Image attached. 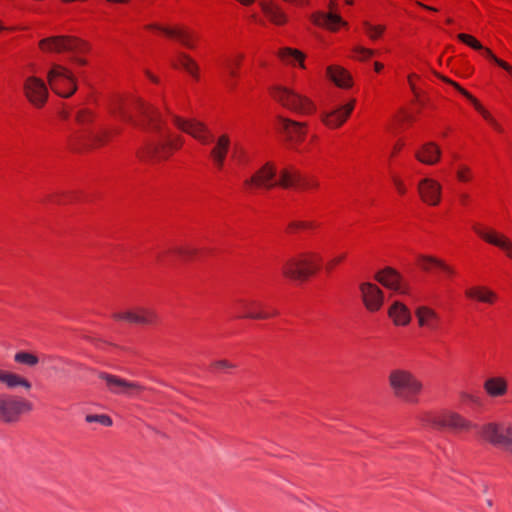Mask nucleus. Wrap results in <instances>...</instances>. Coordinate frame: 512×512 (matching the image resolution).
Listing matches in <instances>:
<instances>
[{"instance_id":"nucleus-18","label":"nucleus","mask_w":512,"mask_h":512,"mask_svg":"<svg viewBox=\"0 0 512 512\" xmlns=\"http://www.w3.org/2000/svg\"><path fill=\"white\" fill-rule=\"evenodd\" d=\"M336 5V0H330L329 13H323V12H317L312 15V21L314 24L325 27L327 29H330L332 31L337 30L338 26L340 25H346V23L342 20V18L334 12V8Z\"/></svg>"},{"instance_id":"nucleus-43","label":"nucleus","mask_w":512,"mask_h":512,"mask_svg":"<svg viewBox=\"0 0 512 512\" xmlns=\"http://www.w3.org/2000/svg\"><path fill=\"white\" fill-rule=\"evenodd\" d=\"M211 366L216 370H229L234 369L236 367L234 363L225 359L216 360L212 363Z\"/></svg>"},{"instance_id":"nucleus-22","label":"nucleus","mask_w":512,"mask_h":512,"mask_svg":"<svg viewBox=\"0 0 512 512\" xmlns=\"http://www.w3.org/2000/svg\"><path fill=\"white\" fill-rule=\"evenodd\" d=\"M375 280L384 287L391 289L395 292L406 293L401 284L400 274L391 267H387L383 270L378 271L375 274Z\"/></svg>"},{"instance_id":"nucleus-12","label":"nucleus","mask_w":512,"mask_h":512,"mask_svg":"<svg viewBox=\"0 0 512 512\" xmlns=\"http://www.w3.org/2000/svg\"><path fill=\"white\" fill-rule=\"evenodd\" d=\"M236 305L239 311L238 318L260 320L268 319L278 314L276 310L265 311L264 304L255 299H239Z\"/></svg>"},{"instance_id":"nucleus-47","label":"nucleus","mask_w":512,"mask_h":512,"mask_svg":"<svg viewBox=\"0 0 512 512\" xmlns=\"http://www.w3.org/2000/svg\"><path fill=\"white\" fill-rule=\"evenodd\" d=\"M469 173H470V170L468 167H462L461 169L458 170L457 177L460 181H464V182L469 181V179H470Z\"/></svg>"},{"instance_id":"nucleus-16","label":"nucleus","mask_w":512,"mask_h":512,"mask_svg":"<svg viewBox=\"0 0 512 512\" xmlns=\"http://www.w3.org/2000/svg\"><path fill=\"white\" fill-rule=\"evenodd\" d=\"M359 288L366 309L370 312L378 311L384 302L382 290L377 285L370 282L361 283Z\"/></svg>"},{"instance_id":"nucleus-64","label":"nucleus","mask_w":512,"mask_h":512,"mask_svg":"<svg viewBox=\"0 0 512 512\" xmlns=\"http://www.w3.org/2000/svg\"><path fill=\"white\" fill-rule=\"evenodd\" d=\"M512 75V73H510Z\"/></svg>"},{"instance_id":"nucleus-53","label":"nucleus","mask_w":512,"mask_h":512,"mask_svg":"<svg viewBox=\"0 0 512 512\" xmlns=\"http://www.w3.org/2000/svg\"><path fill=\"white\" fill-rule=\"evenodd\" d=\"M417 5L422 7V8H424V9H426V10H428V11H432V12H436L437 11V9L435 7L425 5V4L421 3V2H417Z\"/></svg>"},{"instance_id":"nucleus-57","label":"nucleus","mask_w":512,"mask_h":512,"mask_svg":"<svg viewBox=\"0 0 512 512\" xmlns=\"http://www.w3.org/2000/svg\"><path fill=\"white\" fill-rule=\"evenodd\" d=\"M73 366L78 368V369H83L84 368V366L82 364H80V363H74Z\"/></svg>"},{"instance_id":"nucleus-49","label":"nucleus","mask_w":512,"mask_h":512,"mask_svg":"<svg viewBox=\"0 0 512 512\" xmlns=\"http://www.w3.org/2000/svg\"><path fill=\"white\" fill-rule=\"evenodd\" d=\"M393 182H394L398 192L401 194H405L406 187H405L404 183L399 178H396V177L393 178Z\"/></svg>"},{"instance_id":"nucleus-59","label":"nucleus","mask_w":512,"mask_h":512,"mask_svg":"<svg viewBox=\"0 0 512 512\" xmlns=\"http://www.w3.org/2000/svg\"><path fill=\"white\" fill-rule=\"evenodd\" d=\"M77 63L81 64V65H84L85 64V61L83 59H76Z\"/></svg>"},{"instance_id":"nucleus-37","label":"nucleus","mask_w":512,"mask_h":512,"mask_svg":"<svg viewBox=\"0 0 512 512\" xmlns=\"http://www.w3.org/2000/svg\"><path fill=\"white\" fill-rule=\"evenodd\" d=\"M181 66L193 77H197L198 66L195 61L185 53H179Z\"/></svg>"},{"instance_id":"nucleus-14","label":"nucleus","mask_w":512,"mask_h":512,"mask_svg":"<svg viewBox=\"0 0 512 512\" xmlns=\"http://www.w3.org/2000/svg\"><path fill=\"white\" fill-rule=\"evenodd\" d=\"M24 92L28 100L36 107H42L48 98L45 83L37 77H28L24 82Z\"/></svg>"},{"instance_id":"nucleus-55","label":"nucleus","mask_w":512,"mask_h":512,"mask_svg":"<svg viewBox=\"0 0 512 512\" xmlns=\"http://www.w3.org/2000/svg\"><path fill=\"white\" fill-rule=\"evenodd\" d=\"M93 139H94V141H95V142H97V143H102V142H103V137H102V135H98V134H97V135H94V136H93Z\"/></svg>"},{"instance_id":"nucleus-36","label":"nucleus","mask_w":512,"mask_h":512,"mask_svg":"<svg viewBox=\"0 0 512 512\" xmlns=\"http://www.w3.org/2000/svg\"><path fill=\"white\" fill-rule=\"evenodd\" d=\"M14 361L28 367H34L39 363V359L36 355L24 351L17 352L14 355Z\"/></svg>"},{"instance_id":"nucleus-62","label":"nucleus","mask_w":512,"mask_h":512,"mask_svg":"<svg viewBox=\"0 0 512 512\" xmlns=\"http://www.w3.org/2000/svg\"><path fill=\"white\" fill-rule=\"evenodd\" d=\"M446 22H447L448 24H451V23L453 22V20H452L451 18H448V19L446 20Z\"/></svg>"},{"instance_id":"nucleus-58","label":"nucleus","mask_w":512,"mask_h":512,"mask_svg":"<svg viewBox=\"0 0 512 512\" xmlns=\"http://www.w3.org/2000/svg\"><path fill=\"white\" fill-rule=\"evenodd\" d=\"M486 504L488 507H492L493 503H492V500L491 499H487L486 500Z\"/></svg>"},{"instance_id":"nucleus-1","label":"nucleus","mask_w":512,"mask_h":512,"mask_svg":"<svg viewBox=\"0 0 512 512\" xmlns=\"http://www.w3.org/2000/svg\"><path fill=\"white\" fill-rule=\"evenodd\" d=\"M120 117L134 125L145 129L155 135L153 141L147 146L140 157L167 159L169 149H179L183 143L180 136L173 137L169 131L164 130L161 115L156 108L138 99L131 107L119 106Z\"/></svg>"},{"instance_id":"nucleus-28","label":"nucleus","mask_w":512,"mask_h":512,"mask_svg":"<svg viewBox=\"0 0 512 512\" xmlns=\"http://www.w3.org/2000/svg\"><path fill=\"white\" fill-rule=\"evenodd\" d=\"M147 28L156 29V30L163 32L164 34H166L169 37H174V38L178 39L184 46H186L188 48L194 47V45L192 43V39H193L192 34L184 29L168 28V27H163V26L157 25V24L148 25Z\"/></svg>"},{"instance_id":"nucleus-3","label":"nucleus","mask_w":512,"mask_h":512,"mask_svg":"<svg viewBox=\"0 0 512 512\" xmlns=\"http://www.w3.org/2000/svg\"><path fill=\"white\" fill-rule=\"evenodd\" d=\"M321 257L314 252H304L287 259L282 265V273L291 280L304 281L319 269Z\"/></svg>"},{"instance_id":"nucleus-63","label":"nucleus","mask_w":512,"mask_h":512,"mask_svg":"<svg viewBox=\"0 0 512 512\" xmlns=\"http://www.w3.org/2000/svg\"><path fill=\"white\" fill-rule=\"evenodd\" d=\"M3 29H4V27L2 25H0V30H3Z\"/></svg>"},{"instance_id":"nucleus-10","label":"nucleus","mask_w":512,"mask_h":512,"mask_svg":"<svg viewBox=\"0 0 512 512\" xmlns=\"http://www.w3.org/2000/svg\"><path fill=\"white\" fill-rule=\"evenodd\" d=\"M173 123L181 131L191 135L202 144H208L212 140V135L207 126L196 119H183L179 116H172Z\"/></svg>"},{"instance_id":"nucleus-15","label":"nucleus","mask_w":512,"mask_h":512,"mask_svg":"<svg viewBox=\"0 0 512 512\" xmlns=\"http://www.w3.org/2000/svg\"><path fill=\"white\" fill-rule=\"evenodd\" d=\"M418 193L424 203L437 206L441 201L442 186L432 178H424L418 183Z\"/></svg>"},{"instance_id":"nucleus-32","label":"nucleus","mask_w":512,"mask_h":512,"mask_svg":"<svg viewBox=\"0 0 512 512\" xmlns=\"http://www.w3.org/2000/svg\"><path fill=\"white\" fill-rule=\"evenodd\" d=\"M466 296L476 299L480 302L493 304L496 300V294L486 287H472L466 290Z\"/></svg>"},{"instance_id":"nucleus-29","label":"nucleus","mask_w":512,"mask_h":512,"mask_svg":"<svg viewBox=\"0 0 512 512\" xmlns=\"http://www.w3.org/2000/svg\"><path fill=\"white\" fill-rule=\"evenodd\" d=\"M0 383L4 384L8 389L22 387L30 390L32 385L26 378L6 370L0 369Z\"/></svg>"},{"instance_id":"nucleus-23","label":"nucleus","mask_w":512,"mask_h":512,"mask_svg":"<svg viewBox=\"0 0 512 512\" xmlns=\"http://www.w3.org/2000/svg\"><path fill=\"white\" fill-rule=\"evenodd\" d=\"M230 148V137L227 134L220 135L210 150V157L218 169H222Z\"/></svg>"},{"instance_id":"nucleus-17","label":"nucleus","mask_w":512,"mask_h":512,"mask_svg":"<svg viewBox=\"0 0 512 512\" xmlns=\"http://www.w3.org/2000/svg\"><path fill=\"white\" fill-rule=\"evenodd\" d=\"M275 176V167L271 163H266L250 179H247L245 184L248 186L255 185L256 187L271 189L277 186V180H275Z\"/></svg>"},{"instance_id":"nucleus-40","label":"nucleus","mask_w":512,"mask_h":512,"mask_svg":"<svg viewBox=\"0 0 512 512\" xmlns=\"http://www.w3.org/2000/svg\"><path fill=\"white\" fill-rule=\"evenodd\" d=\"M484 51V54L485 56L490 59L491 61H493L494 63H496L498 66L502 67L503 69H505L508 73H512V67L507 64L506 62H504L503 60L497 58L490 49L488 48H484L482 49Z\"/></svg>"},{"instance_id":"nucleus-39","label":"nucleus","mask_w":512,"mask_h":512,"mask_svg":"<svg viewBox=\"0 0 512 512\" xmlns=\"http://www.w3.org/2000/svg\"><path fill=\"white\" fill-rule=\"evenodd\" d=\"M363 25L366 30V33L372 40H376L377 38H379L385 30V27L383 25H372L367 21H365Z\"/></svg>"},{"instance_id":"nucleus-33","label":"nucleus","mask_w":512,"mask_h":512,"mask_svg":"<svg viewBox=\"0 0 512 512\" xmlns=\"http://www.w3.org/2000/svg\"><path fill=\"white\" fill-rule=\"evenodd\" d=\"M330 79L339 87L348 88L351 86V77L346 70L337 66H330L327 69Z\"/></svg>"},{"instance_id":"nucleus-44","label":"nucleus","mask_w":512,"mask_h":512,"mask_svg":"<svg viewBox=\"0 0 512 512\" xmlns=\"http://www.w3.org/2000/svg\"><path fill=\"white\" fill-rule=\"evenodd\" d=\"M172 252L184 259H188L196 253V250L190 247H177Z\"/></svg>"},{"instance_id":"nucleus-6","label":"nucleus","mask_w":512,"mask_h":512,"mask_svg":"<svg viewBox=\"0 0 512 512\" xmlns=\"http://www.w3.org/2000/svg\"><path fill=\"white\" fill-rule=\"evenodd\" d=\"M424 425L431 426L434 429H451L453 431H465L473 427L472 423L455 412H445L442 414H426L422 418Z\"/></svg>"},{"instance_id":"nucleus-34","label":"nucleus","mask_w":512,"mask_h":512,"mask_svg":"<svg viewBox=\"0 0 512 512\" xmlns=\"http://www.w3.org/2000/svg\"><path fill=\"white\" fill-rule=\"evenodd\" d=\"M301 181L302 176L298 171L283 169L280 172V178L277 181V186H281L283 188L295 187L298 186Z\"/></svg>"},{"instance_id":"nucleus-60","label":"nucleus","mask_w":512,"mask_h":512,"mask_svg":"<svg viewBox=\"0 0 512 512\" xmlns=\"http://www.w3.org/2000/svg\"><path fill=\"white\" fill-rule=\"evenodd\" d=\"M409 81H410L411 89H412L413 91H415V87H414V85L411 83V76H409Z\"/></svg>"},{"instance_id":"nucleus-8","label":"nucleus","mask_w":512,"mask_h":512,"mask_svg":"<svg viewBox=\"0 0 512 512\" xmlns=\"http://www.w3.org/2000/svg\"><path fill=\"white\" fill-rule=\"evenodd\" d=\"M98 377L105 382L108 392L125 397H136L145 388L138 382L129 381L107 372H98Z\"/></svg>"},{"instance_id":"nucleus-35","label":"nucleus","mask_w":512,"mask_h":512,"mask_svg":"<svg viewBox=\"0 0 512 512\" xmlns=\"http://www.w3.org/2000/svg\"><path fill=\"white\" fill-rule=\"evenodd\" d=\"M419 265L424 270H429L432 266H434V267L441 269L442 271L446 272L449 275L454 274L453 268L446 265L443 261L433 258V257H428V256L421 257L419 259Z\"/></svg>"},{"instance_id":"nucleus-50","label":"nucleus","mask_w":512,"mask_h":512,"mask_svg":"<svg viewBox=\"0 0 512 512\" xmlns=\"http://www.w3.org/2000/svg\"><path fill=\"white\" fill-rule=\"evenodd\" d=\"M239 66V61H235V62H227L226 64V67L228 69V72L231 76L235 77L236 76V71H235V67Z\"/></svg>"},{"instance_id":"nucleus-45","label":"nucleus","mask_w":512,"mask_h":512,"mask_svg":"<svg viewBox=\"0 0 512 512\" xmlns=\"http://www.w3.org/2000/svg\"><path fill=\"white\" fill-rule=\"evenodd\" d=\"M76 120L79 124L84 125L92 120V114L90 111L82 109L77 113Z\"/></svg>"},{"instance_id":"nucleus-31","label":"nucleus","mask_w":512,"mask_h":512,"mask_svg":"<svg viewBox=\"0 0 512 512\" xmlns=\"http://www.w3.org/2000/svg\"><path fill=\"white\" fill-rule=\"evenodd\" d=\"M484 390L491 397H501L508 391V382L503 377H491L484 382Z\"/></svg>"},{"instance_id":"nucleus-11","label":"nucleus","mask_w":512,"mask_h":512,"mask_svg":"<svg viewBox=\"0 0 512 512\" xmlns=\"http://www.w3.org/2000/svg\"><path fill=\"white\" fill-rule=\"evenodd\" d=\"M39 46L43 51L60 53L81 51L84 44L76 38L56 36L41 40Z\"/></svg>"},{"instance_id":"nucleus-54","label":"nucleus","mask_w":512,"mask_h":512,"mask_svg":"<svg viewBox=\"0 0 512 512\" xmlns=\"http://www.w3.org/2000/svg\"><path fill=\"white\" fill-rule=\"evenodd\" d=\"M374 68H375V71L380 72L382 70V68H383V65L381 63H379V62H375L374 63Z\"/></svg>"},{"instance_id":"nucleus-41","label":"nucleus","mask_w":512,"mask_h":512,"mask_svg":"<svg viewBox=\"0 0 512 512\" xmlns=\"http://www.w3.org/2000/svg\"><path fill=\"white\" fill-rule=\"evenodd\" d=\"M457 38L475 50L483 49V46L481 45V43L479 41H477L474 37H472L468 34H464V33L458 34Z\"/></svg>"},{"instance_id":"nucleus-21","label":"nucleus","mask_w":512,"mask_h":512,"mask_svg":"<svg viewBox=\"0 0 512 512\" xmlns=\"http://www.w3.org/2000/svg\"><path fill=\"white\" fill-rule=\"evenodd\" d=\"M415 316L420 327L433 331L439 328L441 317L433 308L426 305L418 306L415 309Z\"/></svg>"},{"instance_id":"nucleus-56","label":"nucleus","mask_w":512,"mask_h":512,"mask_svg":"<svg viewBox=\"0 0 512 512\" xmlns=\"http://www.w3.org/2000/svg\"><path fill=\"white\" fill-rule=\"evenodd\" d=\"M460 199H461V201H462V203H463V204H466V203H467V201H468V199H469V196H468L467 194H462V195L460 196Z\"/></svg>"},{"instance_id":"nucleus-27","label":"nucleus","mask_w":512,"mask_h":512,"mask_svg":"<svg viewBox=\"0 0 512 512\" xmlns=\"http://www.w3.org/2000/svg\"><path fill=\"white\" fill-rule=\"evenodd\" d=\"M388 315L397 326H406L411 322L410 310L400 301H395L390 306Z\"/></svg>"},{"instance_id":"nucleus-51","label":"nucleus","mask_w":512,"mask_h":512,"mask_svg":"<svg viewBox=\"0 0 512 512\" xmlns=\"http://www.w3.org/2000/svg\"><path fill=\"white\" fill-rule=\"evenodd\" d=\"M345 258V255H340L335 258H333L331 261L327 264V270H331L335 265L340 263Z\"/></svg>"},{"instance_id":"nucleus-26","label":"nucleus","mask_w":512,"mask_h":512,"mask_svg":"<svg viewBox=\"0 0 512 512\" xmlns=\"http://www.w3.org/2000/svg\"><path fill=\"white\" fill-rule=\"evenodd\" d=\"M439 78H441L443 81H445L446 83L452 85L455 89H457L463 96H465L469 101H471V103L474 105V107L476 108V110L478 112H480L482 114V116L488 120L496 129L500 130V127L498 126V124L496 123V121L492 118V116L490 115V113L485 110V108L478 102V100L476 98H474L468 91H466L465 89H463L457 82L447 78V77H444V76H440L438 75Z\"/></svg>"},{"instance_id":"nucleus-52","label":"nucleus","mask_w":512,"mask_h":512,"mask_svg":"<svg viewBox=\"0 0 512 512\" xmlns=\"http://www.w3.org/2000/svg\"><path fill=\"white\" fill-rule=\"evenodd\" d=\"M298 186H301L303 188L317 187L318 183L316 181L310 182V181H307V180L302 178V181H301V183Z\"/></svg>"},{"instance_id":"nucleus-7","label":"nucleus","mask_w":512,"mask_h":512,"mask_svg":"<svg viewBox=\"0 0 512 512\" xmlns=\"http://www.w3.org/2000/svg\"><path fill=\"white\" fill-rule=\"evenodd\" d=\"M48 82L54 92L65 98L73 95L77 89L71 72L57 64L48 72Z\"/></svg>"},{"instance_id":"nucleus-5","label":"nucleus","mask_w":512,"mask_h":512,"mask_svg":"<svg viewBox=\"0 0 512 512\" xmlns=\"http://www.w3.org/2000/svg\"><path fill=\"white\" fill-rule=\"evenodd\" d=\"M33 409L31 402L16 395L0 393V422L16 423L23 413Z\"/></svg>"},{"instance_id":"nucleus-2","label":"nucleus","mask_w":512,"mask_h":512,"mask_svg":"<svg viewBox=\"0 0 512 512\" xmlns=\"http://www.w3.org/2000/svg\"><path fill=\"white\" fill-rule=\"evenodd\" d=\"M389 387L395 398L406 404H417L423 390L422 381L410 370L397 368L388 375Z\"/></svg>"},{"instance_id":"nucleus-42","label":"nucleus","mask_w":512,"mask_h":512,"mask_svg":"<svg viewBox=\"0 0 512 512\" xmlns=\"http://www.w3.org/2000/svg\"><path fill=\"white\" fill-rule=\"evenodd\" d=\"M85 420L88 423L98 422V423L102 424L103 426H107V427L112 425V419L109 416L104 415V414H100V415H87Z\"/></svg>"},{"instance_id":"nucleus-19","label":"nucleus","mask_w":512,"mask_h":512,"mask_svg":"<svg viewBox=\"0 0 512 512\" xmlns=\"http://www.w3.org/2000/svg\"><path fill=\"white\" fill-rule=\"evenodd\" d=\"M354 103L355 100H351L344 106H341L333 111L323 113L321 116L323 123L330 128L340 127L353 111Z\"/></svg>"},{"instance_id":"nucleus-20","label":"nucleus","mask_w":512,"mask_h":512,"mask_svg":"<svg viewBox=\"0 0 512 512\" xmlns=\"http://www.w3.org/2000/svg\"><path fill=\"white\" fill-rule=\"evenodd\" d=\"M474 231L487 243L499 247L506 252V255L512 259V242L504 235H500L495 231H486L478 225L473 227Z\"/></svg>"},{"instance_id":"nucleus-9","label":"nucleus","mask_w":512,"mask_h":512,"mask_svg":"<svg viewBox=\"0 0 512 512\" xmlns=\"http://www.w3.org/2000/svg\"><path fill=\"white\" fill-rule=\"evenodd\" d=\"M272 95L275 100L294 112L309 114L314 110V105L309 99L288 88L277 87L272 91Z\"/></svg>"},{"instance_id":"nucleus-4","label":"nucleus","mask_w":512,"mask_h":512,"mask_svg":"<svg viewBox=\"0 0 512 512\" xmlns=\"http://www.w3.org/2000/svg\"><path fill=\"white\" fill-rule=\"evenodd\" d=\"M479 433L482 439L512 455V423H486Z\"/></svg>"},{"instance_id":"nucleus-38","label":"nucleus","mask_w":512,"mask_h":512,"mask_svg":"<svg viewBox=\"0 0 512 512\" xmlns=\"http://www.w3.org/2000/svg\"><path fill=\"white\" fill-rule=\"evenodd\" d=\"M281 57L287 61H299L303 66L304 55L298 51L290 48H285L281 51Z\"/></svg>"},{"instance_id":"nucleus-48","label":"nucleus","mask_w":512,"mask_h":512,"mask_svg":"<svg viewBox=\"0 0 512 512\" xmlns=\"http://www.w3.org/2000/svg\"><path fill=\"white\" fill-rule=\"evenodd\" d=\"M355 52L361 54V58L360 59H362V60L367 59V58L371 57L374 54L373 50L367 49V48H363V47L355 48Z\"/></svg>"},{"instance_id":"nucleus-30","label":"nucleus","mask_w":512,"mask_h":512,"mask_svg":"<svg viewBox=\"0 0 512 512\" xmlns=\"http://www.w3.org/2000/svg\"><path fill=\"white\" fill-rule=\"evenodd\" d=\"M441 156V150L434 143H426L421 150L417 151L415 157L421 163L427 165H434L437 163Z\"/></svg>"},{"instance_id":"nucleus-46","label":"nucleus","mask_w":512,"mask_h":512,"mask_svg":"<svg viewBox=\"0 0 512 512\" xmlns=\"http://www.w3.org/2000/svg\"><path fill=\"white\" fill-rule=\"evenodd\" d=\"M312 224L311 223H308V222H304V221H292L291 223H289L288 225V231L289 232H294L295 230L297 229H300V228H308V227H311Z\"/></svg>"},{"instance_id":"nucleus-24","label":"nucleus","mask_w":512,"mask_h":512,"mask_svg":"<svg viewBox=\"0 0 512 512\" xmlns=\"http://www.w3.org/2000/svg\"><path fill=\"white\" fill-rule=\"evenodd\" d=\"M280 128L290 141H301L306 133L305 123L279 118Z\"/></svg>"},{"instance_id":"nucleus-13","label":"nucleus","mask_w":512,"mask_h":512,"mask_svg":"<svg viewBox=\"0 0 512 512\" xmlns=\"http://www.w3.org/2000/svg\"><path fill=\"white\" fill-rule=\"evenodd\" d=\"M112 317L117 321H126L132 324L151 325L156 323L155 311L146 307H135L133 309L116 312Z\"/></svg>"},{"instance_id":"nucleus-25","label":"nucleus","mask_w":512,"mask_h":512,"mask_svg":"<svg viewBox=\"0 0 512 512\" xmlns=\"http://www.w3.org/2000/svg\"><path fill=\"white\" fill-rule=\"evenodd\" d=\"M259 5L272 23L276 25H283L286 23L287 17L285 13L273 0H260Z\"/></svg>"},{"instance_id":"nucleus-61","label":"nucleus","mask_w":512,"mask_h":512,"mask_svg":"<svg viewBox=\"0 0 512 512\" xmlns=\"http://www.w3.org/2000/svg\"><path fill=\"white\" fill-rule=\"evenodd\" d=\"M345 2L349 5L353 4V0H345Z\"/></svg>"}]
</instances>
